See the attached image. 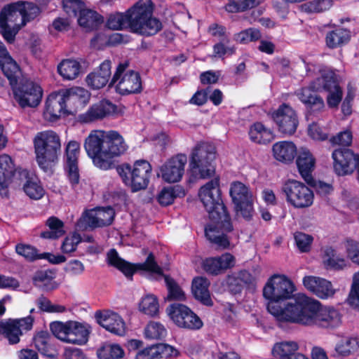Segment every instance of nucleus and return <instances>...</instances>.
<instances>
[{
	"label": "nucleus",
	"mask_w": 359,
	"mask_h": 359,
	"mask_svg": "<svg viewBox=\"0 0 359 359\" xmlns=\"http://www.w3.org/2000/svg\"><path fill=\"white\" fill-rule=\"evenodd\" d=\"M139 310L151 317L156 316L159 311L157 297L151 294L144 295L139 303Z\"/></svg>",
	"instance_id": "nucleus-47"
},
{
	"label": "nucleus",
	"mask_w": 359,
	"mask_h": 359,
	"mask_svg": "<svg viewBox=\"0 0 359 359\" xmlns=\"http://www.w3.org/2000/svg\"><path fill=\"white\" fill-rule=\"evenodd\" d=\"M80 153V144L76 141H70L66 147V163L65 170L67 178L72 187L79 182L78 158Z\"/></svg>",
	"instance_id": "nucleus-29"
},
{
	"label": "nucleus",
	"mask_w": 359,
	"mask_h": 359,
	"mask_svg": "<svg viewBox=\"0 0 359 359\" xmlns=\"http://www.w3.org/2000/svg\"><path fill=\"white\" fill-rule=\"evenodd\" d=\"M46 224L49 230L41 233V237L48 239H56L65 233L63 223L56 217L49 218Z\"/></svg>",
	"instance_id": "nucleus-50"
},
{
	"label": "nucleus",
	"mask_w": 359,
	"mask_h": 359,
	"mask_svg": "<svg viewBox=\"0 0 359 359\" xmlns=\"http://www.w3.org/2000/svg\"><path fill=\"white\" fill-rule=\"evenodd\" d=\"M0 67L8 79L11 86L15 84L21 74L20 68L10 56L3 42L0 41Z\"/></svg>",
	"instance_id": "nucleus-36"
},
{
	"label": "nucleus",
	"mask_w": 359,
	"mask_h": 359,
	"mask_svg": "<svg viewBox=\"0 0 359 359\" xmlns=\"http://www.w3.org/2000/svg\"><path fill=\"white\" fill-rule=\"evenodd\" d=\"M185 194L184 187L176 185L163 189L158 194L157 200L161 205L166 206L172 204L175 198H182Z\"/></svg>",
	"instance_id": "nucleus-45"
},
{
	"label": "nucleus",
	"mask_w": 359,
	"mask_h": 359,
	"mask_svg": "<svg viewBox=\"0 0 359 359\" xmlns=\"http://www.w3.org/2000/svg\"><path fill=\"white\" fill-rule=\"evenodd\" d=\"M154 6L151 0H139L131 8L130 30L144 36L156 34L162 28L161 21L153 16Z\"/></svg>",
	"instance_id": "nucleus-8"
},
{
	"label": "nucleus",
	"mask_w": 359,
	"mask_h": 359,
	"mask_svg": "<svg viewBox=\"0 0 359 359\" xmlns=\"http://www.w3.org/2000/svg\"><path fill=\"white\" fill-rule=\"evenodd\" d=\"M81 72V63L76 60L65 59L57 65V72L65 80L75 79L79 76Z\"/></svg>",
	"instance_id": "nucleus-41"
},
{
	"label": "nucleus",
	"mask_w": 359,
	"mask_h": 359,
	"mask_svg": "<svg viewBox=\"0 0 359 359\" xmlns=\"http://www.w3.org/2000/svg\"><path fill=\"white\" fill-rule=\"evenodd\" d=\"M117 172L123 183L136 192L147 187L151 165L145 160L136 161L133 165L123 164L117 168Z\"/></svg>",
	"instance_id": "nucleus-9"
},
{
	"label": "nucleus",
	"mask_w": 359,
	"mask_h": 359,
	"mask_svg": "<svg viewBox=\"0 0 359 359\" xmlns=\"http://www.w3.org/2000/svg\"><path fill=\"white\" fill-rule=\"evenodd\" d=\"M359 350V339L354 337H343L335 344L334 351L339 356H348Z\"/></svg>",
	"instance_id": "nucleus-44"
},
{
	"label": "nucleus",
	"mask_w": 359,
	"mask_h": 359,
	"mask_svg": "<svg viewBox=\"0 0 359 359\" xmlns=\"http://www.w3.org/2000/svg\"><path fill=\"white\" fill-rule=\"evenodd\" d=\"M62 90L69 115L74 114L83 109L88 103L91 95L88 90L81 87Z\"/></svg>",
	"instance_id": "nucleus-28"
},
{
	"label": "nucleus",
	"mask_w": 359,
	"mask_h": 359,
	"mask_svg": "<svg viewBox=\"0 0 359 359\" xmlns=\"http://www.w3.org/2000/svg\"><path fill=\"white\" fill-rule=\"evenodd\" d=\"M297 147L292 141H279L272 146V155L278 162L290 164L297 154Z\"/></svg>",
	"instance_id": "nucleus-37"
},
{
	"label": "nucleus",
	"mask_w": 359,
	"mask_h": 359,
	"mask_svg": "<svg viewBox=\"0 0 359 359\" xmlns=\"http://www.w3.org/2000/svg\"><path fill=\"white\" fill-rule=\"evenodd\" d=\"M39 12V8L29 2L18 1L4 6L0 12V32L12 43L18 31Z\"/></svg>",
	"instance_id": "nucleus-6"
},
{
	"label": "nucleus",
	"mask_w": 359,
	"mask_h": 359,
	"mask_svg": "<svg viewBox=\"0 0 359 359\" xmlns=\"http://www.w3.org/2000/svg\"><path fill=\"white\" fill-rule=\"evenodd\" d=\"M132 13L130 8L125 13H114L109 15L107 20V26L109 29L120 30L129 28L130 29V24L132 19Z\"/></svg>",
	"instance_id": "nucleus-42"
},
{
	"label": "nucleus",
	"mask_w": 359,
	"mask_h": 359,
	"mask_svg": "<svg viewBox=\"0 0 359 359\" xmlns=\"http://www.w3.org/2000/svg\"><path fill=\"white\" fill-rule=\"evenodd\" d=\"M167 330L161 323L150 321L145 327L144 336L149 340H160L165 337Z\"/></svg>",
	"instance_id": "nucleus-49"
},
{
	"label": "nucleus",
	"mask_w": 359,
	"mask_h": 359,
	"mask_svg": "<svg viewBox=\"0 0 359 359\" xmlns=\"http://www.w3.org/2000/svg\"><path fill=\"white\" fill-rule=\"evenodd\" d=\"M299 345L295 341H282L276 343L272 348V355L279 359H309L298 352Z\"/></svg>",
	"instance_id": "nucleus-35"
},
{
	"label": "nucleus",
	"mask_w": 359,
	"mask_h": 359,
	"mask_svg": "<svg viewBox=\"0 0 359 359\" xmlns=\"http://www.w3.org/2000/svg\"><path fill=\"white\" fill-rule=\"evenodd\" d=\"M111 62L110 60L103 61L98 68L86 76L87 85L93 89H100L104 87L111 75Z\"/></svg>",
	"instance_id": "nucleus-34"
},
{
	"label": "nucleus",
	"mask_w": 359,
	"mask_h": 359,
	"mask_svg": "<svg viewBox=\"0 0 359 359\" xmlns=\"http://www.w3.org/2000/svg\"><path fill=\"white\" fill-rule=\"evenodd\" d=\"M142 341L138 339L128 341V351H136L135 359H158L155 345L142 348Z\"/></svg>",
	"instance_id": "nucleus-43"
},
{
	"label": "nucleus",
	"mask_w": 359,
	"mask_h": 359,
	"mask_svg": "<svg viewBox=\"0 0 359 359\" xmlns=\"http://www.w3.org/2000/svg\"><path fill=\"white\" fill-rule=\"evenodd\" d=\"M95 318L99 325L107 331L119 336L126 333V324L118 313L111 311H98Z\"/></svg>",
	"instance_id": "nucleus-31"
},
{
	"label": "nucleus",
	"mask_w": 359,
	"mask_h": 359,
	"mask_svg": "<svg viewBox=\"0 0 359 359\" xmlns=\"http://www.w3.org/2000/svg\"><path fill=\"white\" fill-rule=\"evenodd\" d=\"M115 213L111 207L97 208L85 211L76 222L79 230H86L109 225L114 217Z\"/></svg>",
	"instance_id": "nucleus-18"
},
{
	"label": "nucleus",
	"mask_w": 359,
	"mask_h": 359,
	"mask_svg": "<svg viewBox=\"0 0 359 359\" xmlns=\"http://www.w3.org/2000/svg\"><path fill=\"white\" fill-rule=\"evenodd\" d=\"M333 0H313L301 6V10L308 13L325 12L332 7Z\"/></svg>",
	"instance_id": "nucleus-51"
},
{
	"label": "nucleus",
	"mask_w": 359,
	"mask_h": 359,
	"mask_svg": "<svg viewBox=\"0 0 359 359\" xmlns=\"http://www.w3.org/2000/svg\"><path fill=\"white\" fill-rule=\"evenodd\" d=\"M259 4L257 0H229L226 10L229 12L243 11L253 8Z\"/></svg>",
	"instance_id": "nucleus-57"
},
{
	"label": "nucleus",
	"mask_w": 359,
	"mask_h": 359,
	"mask_svg": "<svg viewBox=\"0 0 359 359\" xmlns=\"http://www.w3.org/2000/svg\"><path fill=\"white\" fill-rule=\"evenodd\" d=\"M89 330L86 325L76 321L72 322L68 343L79 345L85 344L88 339Z\"/></svg>",
	"instance_id": "nucleus-46"
},
{
	"label": "nucleus",
	"mask_w": 359,
	"mask_h": 359,
	"mask_svg": "<svg viewBox=\"0 0 359 359\" xmlns=\"http://www.w3.org/2000/svg\"><path fill=\"white\" fill-rule=\"evenodd\" d=\"M295 244L302 252H307L310 250L313 238L311 236L302 232H297L294 235Z\"/></svg>",
	"instance_id": "nucleus-62"
},
{
	"label": "nucleus",
	"mask_w": 359,
	"mask_h": 359,
	"mask_svg": "<svg viewBox=\"0 0 359 359\" xmlns=\"http://www.w3.org/2000/svg\"><path fill=\"white\" fill-rule=\"evenodd\" d=\"M215 149L202 143L198 144L193 150L190 167L192 175L198 179L211 177L215 174L212 162L215 159Z\"/></svg>",
	"instance_id": "nucleus-11"
},
{
	"label": "nucleus",
	"mask_w": 359,
	"mask_h": 359,
	"mask_svg": "<svg viewBox=\"0 0 359 359\" xmlns=\"http://www.w3.org/2000/svg\"><path fill=\"white\" fill-rule=\"evenodd\" d=\"M347 302L352 306L359 309V271L353 275L352 284Z\"/></svg>",
	"instance_id": "nucleus-58"
},
{
	"label": "nucleus",
	"mask_w": 359,
	"mask_h": 359,
	"mask_svg": "<svg viewBox=\"0 0 359 359\" xmlns=\"http://www.w3.org/2000/svg\"><path fill=\"white\" fill-rule=\"evenodd\" d=\"M34 344L38 351L48 357H53L52 347L50 344V336L46 332L37 333L34 338Z\"/></svg>",
	"instance_id": "nucleus-52"
},
{
	"label": "nucleus",
	"mask_w": 359,
	"mask_h": 359,
	"mask_svg": "<svg viewBox=\"0 0 359 359\" xmlns=\"http://www.w3.org/2000/svg\"><path fill=\"white\" fill-rule=\"evenodd\" d=\"M187 157L184 154H177L164 162L158 169L157 176L168 183L180 182L184 174Z\"/></svg>",
	"instance_id": "nucleus-20"
},
{
	"label": "nucleus",
	"mask_w": 359,
	"mask_h": 359,
	"mask_svg": "<svg viewBox=\"0 0 359 359\" xmlns=\"http://www.w3.org/2000/svg\"><path fill=\"white\" fill-rule=\"evenodd\" d=\"M271 118L276 123L278 132L285 136L294 134L299 126L296 111L286 104H282L272 111Z\"/></svg>",
	"instance_id": "nucleus-19"
},
{
	"label": "nucleus",
	"mask_w": 359,
	"mask_h": 359,
	"mask_svg": "<svg viewBox=\"0 0 359 359\" xmlns=\"http://www.w3.org/2000/svg\"><path fill=\"white\" fill-rule=\"evenodd\" d=\"M353 140V133L351 128H346L339 132L336 135L332 136L330 141L334 145H340L348 147L351 144Z\"/></svg>",
	"instance_id": "nucleus-61"
},
{
	"label": "nucleus",
	"mask_w": 359,
	"mask_h": 359,
	"mask_svg": "<svg viewBox=\"0 0 359 359\" xmlns=\"http://www.w3.org/2000/svg\"><path fill=\"white\" fill-rule=\"evenodd\" d=\"M229 194L236 214L247 219L251 218L254 212L255 196L248 187L242 182H233L231 184Z\"/></svg>",
	"instance_id": "nucleus-15"
},
{
	"label": "nucleus",
	"mask_w": 359,
	"mask_h": 359,
	"mask_svg": "<svg viewBox=\"0 0 359 359\" xmlns=\"http://www.w3.org/2000/svg\"><path fill=\"white\" fill-rule=\"evenodd\" d=\"M18 80L15 84L11 86L13 89L15 98L22 107H35L40 103L43 90L40 86L32 82L26 81L20 86L15 87Z\"/></svg>",
	"instance_id": "nucleus-21"
},
{
	"label": "nucleus",
	"mask_w": 359,
	"mask_h": 359,
	"mask_svg": "<svg viewBox=\"0 0 359 359\" xmlns=\"http://www.w3.org/2000/svg\"><path fill=\"white\" fill-rule=\"evenodd\" d=\"M229 39H224L223 41L217 43L213 46V55L215 57H223L224 55H231L234 54L236 48L233 46H227Z\"/></svg>",
	"instance_id": "nucleus-63"
},
{
	"label": "nucleus",
	"mask_w": 359,
	"mask_h": 359,
	"mask_svg": "<svg viewBox=\"0 0 359 359\" xmlns=\"http://www.w3.org/2000/svg\"><path fill=\"white\" fill-rule=\"evenodd\" d=\"M33 143L39 166L45 172L50 171L61 153L60 136L53 130L41 131L35 135Z\"/></svg>",
	"instance_id": "nucleus-7"
},
{
	"label": "nucleus",
	"mask_w": 359,
	"mask_h": 359,
	"mask_svg": "<svg viewBox=\"0 0 359 359\" xmlns=\"http://www.w3.org/2000/svg\"><path fill=\"white\" fill-rule=\"evenodd\" d=\"M248 135L252 142L259 144H269L275 139L273 130L261 122L253 123L249 128Z\"/></svg>",
	"instance_id": "nucleus-39"
},
{
	"label": "nucleus",
	"mask_w": 359,
	"mask_h": 359,
	"mask_svg": "<svg viewBox=\"0 0 359 359\" xmlns=\"http://www.w3.org/2000/svg\"><path fill=\"white\" fill-rule=\"evenodd\" d=\"M349 38V33L347 30L340 28L336 29L327 34L326 43L330 48H334L346 43Z\"/></svg>",
	"instance_id": "nucleus-53"
},
{
	"label": "nucleus",
	"mask_w": 359,
	"mask_h": 359,
	"mask_svg": "<svg viewBox=\"0 0 359 359\" xmlns=\"http://www.w3.org/2000/svg\"><path fill=\"white\" fill-rule=\"evenodd\" d=\"M322 263L327 270H342L348 266V262L339 255L332 247H325L323 250Z\"/></svg>",
	"instance_id": "nucleus-38"
},
{
	"label": "nucleus",
	"mask_w": 359,
	"mask_h": 359,
	"mask_svg": "<svg viewBox=\"0 0 359 359\" xmlns=\"http://www.w3.org/2000/svg\"><path fill=\"white\" fill-rule=\"evenodd\" d=\"M38 307L44 312L48 313H63L66 311L65 306L52 303L46 297H41L36 302Z\"/></svg>",
	"instance_id": "nucleus-60"
},
{
	"label": "nucleus",
	"mask_w": 359,
	"mask_h": 359,
	"mask_svg": "<svg viewBox=\"0 0 359 359\" xmlns=\"http://www.w3.org/2000/svg\"><path fill=\"white\" fill-rule=\"evenodd\" d=\"M296 165L302 179L309 183L312 180V172L316 164V158L307 147H302L297 150Z\"/></svg>",
	"instance_id": "nucleus-30"
},
{
	"label": "nucleus",
	"mask_w": 359,
	"mask_h": 359,
	"mask_svg": "<svg viewBox=\"0 0 359 359\" xmlns=\"http://www.w3.org/2000/svg\"><path fill=\"white\" fill-rule=\"evenodd\" d=\"M305 289L321 299L332 298L337 290L329 280L316 276H305L302 279Z\"/></svg>",
	"instance_id": "nucleus-24"
},
{
	"label": "nucleus",
	"mask_w": 359,
	"mask_h": 359,
	"mask_svg": "<svg viewBox=\"0 0 359 359\" xmlns=\"http://www.w3.org/2000/svg\"><path fill=\"white\" fill-rule=\"evenodd\" d=\"M299 309L292 323L305 326L334 328L341 323L339 311L331 306H323L307 295L300 299Z\"/></svg>",
	"instance_id": "nucleus-5"
},
{
	"label": "nucleus",
	"mask_w": 359,
	"mask_h": 359,
	"mask_svg": "<svg viewBox=\"0 0 359 359\" xmlns=\"http://www.w3.org/2000/svg\"><path fill=\"white\" fill-rule=\"evenodd\" d=\"M117 111L115 104L107 100H102L92 104L88 109L78 116V121L81 123H91L114 115Z\"/></svg>",
	"instance_id": "nucleus-25"
},
{
	"label": "nucleus",
	"mask_w": 359,
	"mask_h": 359,
	"mask_svg": "<svg viewBox=\"0 0 359 359\" xmlns=\"http://www.w3.org/2000/svg\"><path fill=\"white\" fill-rule=\"evenodd\" d=\"M209 285L208 279L203 277H197L192 282V292L194 297L207 306L212 304L208 290Z\"/></svg>",
	"instance_id": "nucleus-40"
},
{
	"label": "nucleus",
	"mask_w": 359,
	"mask_h": 359,
	"mask_svg": "<svg viewBox=\"0 0 359 359\" xmlns=\"http://www.w3.org/2000/svg\"><path fill=\"white\" fill-rule=\"evenodd\" d=\"M107 260L109 264L118 269L127 277L132 276L137 270H144L148 271L154 279L159 280L163 278L168 292V300L183 301L186 299L184 292L175 281L163 275L162 269L156 263L151 254L148 256L144 263L132 264L121 259L118 252L111 249L107 255Z\"/></svg>",
	"instance_id": "nucleus-4"
},
{
	"label": "nucleus",
	"mask_w": 359,
	"mask_h": 359,
	"mask_svg": "<svg viewBox=\"0 0 359 359\" xmlns=\"http://www.w3.org/2000/svg\"><path fill=\"white\" fill-rule=\"evenodd\" d=\"M124 351L116 344H104L97 351V355L100 359H119L124 356Z\"/></svg>",
	"instance_id": "nucleus-48"
},
{
	"label": "nucleus",
	"mask_w": 359,
	"mask_h": 359,
	"mask_svg": "<svg viewBox=\"0 0 359 359\" xmlns=\"http://www.w3.org/2000/svg\"><path fill=\"white\" fill-rule=\"evenodd\" d=\"M282 192L287 203L296 209H306L312 206L314 193L304 182L297 180H287L283 184Z\"/></svg>",
	"instance_id": "nucleus-12"
},
{
	"label": "nucleus",
	"mask_w": 359,
	"mask_h": 359,
	"mask_svg": "<svg viewBox=\"0 0 359 359\" xmlns=\"http://www.w3.org/2000/svg\"><path fill=\"white\" fill-rule=\"evenodd\" d=\"M235 264V257L226 252L219 257L205 259L203 262V268L208 273L218 275L233 268Z\"/></svg>",
	"instance_id": "nucleus-33"
},
{
	"label": "nucleus",
	"mask_w": 359,
	"mask_h": 359,
	"mask_svg": "<svg viewBox=\"0 0 359 359\" xmlns=\"http://www.w3.org/2000/svg\"><path fill=\"white\" fill-rule=\"evenodd\" d=\"M261 36L259 29L249 28L235 34L234 39L241 43H248L259 40Z\"/></svg>",
	"instance_id": "nucleus-56"
},
{
	"label": "nucleus",
	"mask_w": 359,
	"mask_h": 359,
	"mask_svg": "<svg viewBox=\"0 0 359 359\" xmlns=\"http://www.w3.org/2000/svg\"><path fill=\"white\" fill-rule=\"evenodd\" d=\"M122 95L139 93L142 89L140 74L128 68L127 62L120 63L109 83Z\"/></svg>",
	"instance_id": "nucleus-10"
},
{
	"label": "nucleus",
	"mask_w": 359,
	"mask_h": 359,
	"mask_svg": "<svg viewBox=\"0 0 359 359\" xmlns=\"http://www.w3.org/2000/svg\"><path fill=\"white\" fill-rule=\"evenodd\" d=\"M316 67L318 65H309L306 67L307 72H313L316 75V78L309 86L304 87L296 92L297 97L305 105L306 109L310 113L320 112L325 107L323 99L316 94V92L319 90H316L312 87L314 83L322 82V79L318 72L316 69L314 70Z\"/></svg>",
	"instance_id": "nucleus-17"
},
{
	"label": "nucleus",
	"mask_w": 359,
	"mask_h": 359,
	"mask_svg": "<svg viewBox=\"0 0 359 359\" xmlns=\"http://www.w3.org/2000/svg\"><path fill=\"white\" fill-rule=\"evenodd\" d=\"M166 313L175 325L181 328L198 330L203 323L201 318L188 306L182 304H172L166 309Z\"/></svg>",
	"instance_id": "nucleus-16"
},
{
	"label": "nucleus",
	"mask_w": 359,
	"mask_h": 359,
	"mask_svg": "<svg viewBox=\"0 0 359 359\" xmlns=\"http://www.w3.org/2000/svg\"><path fill=\"white\" fill-rule=\"evenodd\" d=\"M72 322V321H67L66 323L59 321L53 322L50 325V330L53 335L58 339L68 343Z\"/></svg>",
	"instance_id": "nucleus-54"
},
{
	"label": "nucleus",
	"mask_w": 359,
	"mask_h": 359,
	"mask_svg": "<svg viewBox=\"0 0 359 359\" xmlns=\"http://www.w3.org/2000/svg\"><path fill=\"white\" fill-rule=\"evenodd\" d=\"M15 177H19L18 184H15V186L23 184V190L30 198L39 200L44 195V189L39 179L32 175H30L27 170H23L18 172Z\"/></svg>",
	"instance_id": "nucleus-32"
},
{
	"label": "nucleus",
	"mask_w": 359,
	"mask_h": 359,
	"mask_svg": "<svg viewBox=\"0 0 359 359\" xmlns=\"http://www.w3.org/2000/svg\"><path fill=\"white\" fill-rule=\"evenodd\" d=\"M317 70L321 76L322 82L314 83L312 86L316 90H325L327 93V103L331 107H337L342 99V90L339 86V76L332 69L318 65Z\"/></svg>",
	"instance_id": "nucleus-13"
},
{
	"label": "nucleus",
	"mask_w": 359,
	"mask_h": 359,
	"mask_svg": "<svg viewBox=\"0 0 359 359\" xmlns=\"http://www.w3.org/2000/svg\"><path fill=\"white\" fill-rule=\"evenodd\" d=\"M347 259L359 265V242L347 241L345 245Z\"/></svg>",
	"instance_id": "nucleus-64"
},
{
	"label": "nucleus",
	"mask_w": 359,
	"mask_h": 359,
	"mask_svg": "<svg viewBox=\"0 0 359 359\" xmlns=\"http://www.w3.org/2000/svg\"><path fill=\"white\" fill-rule=\"evenodd\" d=\"M83 148L96 167L108 170L113 158L123 154L128 146L116 130H92L83 141Z\"/></svg>",
	"instance_id": "nucleus-3"
},
{
	"label": "nucleus",
	"mask_w": 359,
	"mask_h": 359,
	"mask_svg": "<svg viewBox=\"0 0 359 359\" xmlns=\"http://www.w3.org/2000/svg\"><path fill=\"white\" fill-rule=\"evenodd\" d=\"M63 8L70 18L78 17L79 25L86 29L92 30L103 22V18L97 12L86 8L83 2L79 0H63Z\"/></svg>",
	"instance_id": "nucleus-14"
},
{
	"label": "nucleus",
	"mask_w": 359,
	"mask_h": 359,
	"mask_svg": "<svg viewBox=\"0 0 359 359\" xmlns=\"http://www.w3.org/2000/svg\"><path fill=\"white\" fill-rule=\"evenodd\" d=\"M333 167L339 175L351 173L359 165V155L351 149H337L332 154Z\"/></svg>",
	"instance_id": "nucleus-23"
},
{
	"label": "nucleus",
	"mask_w": 359,
	"mask_h": 359,
	"mask_svg": "<svg viewBox=\"0 0 359 359\" xmlns=\"http://www.w3.org/2000/svg\"><path fill=\"white\" fill-rule=\"evenodd\" d=\"M33 322L34 319L31 316L10 320L0 324V331L8 339L10 344H17L22 332L32 328Z\"/></svg>",
	"instance_id": "nucleus-26"
},
{
	"label": "nucleus",
	"mask_w": 359,
	"mask_h": 359,
	"mask_svg": "<svg viewBox=\"0 0 359 359\" xmlns=\"http://www.w3.org/2000/svg\"><path fill=\"white\" fill-rule=\"evenodd\" d=\"M198 196L210 220L205 229L206 238L218 248H228L226 233L232 230V225L222 198L219 178L214 177L201 186Z\"/></svg>",
	"instance_id": "nucleus-1"
},
{
	"label": "nucleus",
	"mask_w": 359,
	"mask_h": 359,
	"mask_svg": "<svg viewBox=\"0 0 359 359\" xmlns=\"http://www.w3.org/2000/svg\"><path fill=\"white\" fill-rule=\"evenodd\" d=\"M22 170H15L13 162L8 155L0 156V194L1 196H7V189L11 184H18L19 177L15 176Z\"/></svg>",
	"instance_id": "nucleus-27"
},
{
	"label": "nucleus",
	"mask_w": 359,
	"mask_h": 359,
	"mask_svg": "<svg viewBox=\"0 0 359 359\" xmlns=\"http://www.w3.org/2000/svg\"><path fill=\"white\" fill-rule=\"evenodd\" d=\"M67 116H69V112L62 90L50 93L45 100L43 118L49 122H55Z\"/></svg>",
	"instance_id": "nucleus-22"
},
{
	"label": "nucleus",
	"mask_w": 359,
	"mask_h": 359,
	"mask_svg": "<svg viewBox=\"0 0 359 359\" xmlns=\"http://www.w3.org/2000/svg\"><path fill=\"white\" fill-rule=\"evenodd\" d=\"M307 135L314 141H325L328 138V132L319 123L313 122L307 127Z\"/></svg>",
	"instance_id": "nucleus-55"
},
{
	"label": "nucleus",
	"mask_w": 359,
	"mask_h": 359,
	"mask_svg": "<svg viewBox=\"0 0 359 359\" xmlns=\"http://www.w3.org/2000/svg\"><path fill=\"white\" fill-rule=\"evenodd\" d=\"M34 284L38 287H45L46 290H50L55 287L53 282V277L50 272L46 271H38L34 276Z\"/></svg>",
	"instance_id": "nucleus-59"
},
{
	"label": "nucleus",
	"mask_w": 359,
	"mask_h": 359,
	"mask_svg": "<svg viewBox=\"0 0 359 359\" xmlns=\"http://www.w3.org/2000/svg\"><path fill=\"white\" fill-rule=\"evenodd\" d=\"M296 288L285 276L276 274L270 277L263 288L267 301V310L279 323H292L300 306L304 293L293 294Z\"/></svg>",
	"instance_id": "nucleus-2"
}]
</instances>
